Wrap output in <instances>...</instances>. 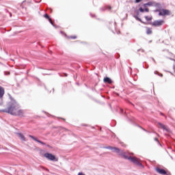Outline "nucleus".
<instances>
[{"label":"nucleus","instance_id":"1","mask_svg":"<svg viewBox=\"0 0 175 175\" xmlns=\"http://www.w3.org/2000/svg\"><path fill=\"white\" fill-rule=\"evenodd\" d=\"M1 111H3V113H8V114H11V116L21 117V118L25 117L24 110L20 109L18 103H17L14 98H12L9 107L7 109H2Z\"/></svg>","mask_w":175,"mask_h":175},{"label":"nucleus","instance_id":"2","mask_svg":"<svg viewBox=\"0 0 175 175\" xmlns=\"http://www.w3.org/2000/svg\"><path fill=\"white\" fill-rule=\"evenodd\" d=\"M129 161H131L133 163H135V165L142 166V163H140V161L137 157H129Z\"/></svg>","mask_w":175,"mask_h":175},{"label":"nucleus","instance_id":"3","mask_svg":"<svg viewBox=\"0 0 175 175\" xmlns=\"http://www.w3.org/2000/svg\"><path fill=\"white\" fill-rule=\"evenodd\" d=\"M44 157L49 161H58V159L55 158V156L53 155L51 153H45Z\"/></svg>","mask_w":175,"mask_h":175},{"label":"nucleus","instance_id":"4","mask_svg":"<svg viewBox=\"0 0 175 175\" xmlns=\"http://www.w3.org/2000/svg\"><path fill=\"white\" fill-rule=\"evenodd\" d=\"M163 24H165V21L160 20L153 21L152 25V27H161V25H163Z\"/></svg>","mask_w":175,"mask_h":175},{"label":"nucleus","instance_id":"5","mask_svg":"<svg viewBox=\"0 0 175 175\" xmlns=\"http://www.w3.org/2000/svg\"><path fill=\"white\" fill-rule=\"evenodd\" d=\"M159 16H170V11L169 10H160Z\"/></svg>","mask_w":175,"mask_h":175},{"label":"nucleus","instance_id":"6","mask_svg":"<svg viewBox=\"0 0 175 175\" xmlns=\"http://www.w3.org/2000/svg\"><path fill=\"white\" fill-rule=\"evenodd\" d=\"M156 172L159 174H163V175L167 174V172H166V170L159 167L156 168Z\"/></svg>","mask_w":175,"mask_h":175},{"label":"nucleus","instance_id":"7","mask_svg":"<svg viewBox=\"0 0 175 175\" xmlns=\"http://www.w3.org/2000/svg\"><path fill=\"white\" fill-rule=\"evenodd\" d=\"M29 137H30L31 139H32L33 140H34V142H37V143H40V144H42L43 146H46V143L40 141V140H38V139H36L35 137L29 135Z\"/></svg>","mask_w":175,"mask_h":175},{"label":"nucleus","instance_id":"8","mask_svg":"<svg viewBox=\"0 0 175 175\" xmlns=\"http://www.w3.org/2000/svg\"><path fill=\"white\" fill-rule=\"evenodd\" d=\"M3 95H5V88H3L2 86H0V99L3 98Z\"/></svg>","mask_w":175,"mask_h":175},{"label":"nucleus","instance_id":"9","mask_svg":"<svg viewBox=\"0 0 175 175\" xmlns=\"http://www.w3.org/2000/svg\"><path fill=\"white\" fill-rule=\"evenodd\" d=\"M108 148H109V150H113V152H116L117 154L120 153V148L116 147L109 146Z\"/></svg>","mask_w":175,"mask_h":175},{"label":"nucleus","instance_id":"10","mask_svg":"<svg viewBox=\"0 0 175 175\" xmlns=\"http://www.w3.org/2000/svg\"><path fill=\"white\" fill-rule=\"evenodd\" d=\"M103 81L104 83H107V84H111V83H113L111 79L107 77L104 78Z\"/></svg>","mask_w":175,"mask_h":175},{"label":"nucleus","instance_id":"11","mask_svg":"<svg viewBox=\"0 0 175 175\" xmlns=\"http://www.w3.org/2000/svg\"><path fill=\"white\" fill-rule=\"evenodd\" d=\"M44 17L45 18H46L47 20H49V23H51V24L52 25H53L54 23H53V20H51V19L50 18V16H49V14H45L44 15Z\"/></svg>","mask_w":175,"mask_h":175},{"label":"nucleus","instance_id":"12","mask_svg":"<svg viewBox=\"0 0 175 175\" xmlns=\"http://www.w3.org/2000/svg\"><path fill=\"white\" fill-rule=\"evenodd\" d=\"M146 33L147 35H151V33H152V29L150 27H146Z\"/></svg>","mask_w":175,"mask_h":175},{"label":"nucleus","instance_id":"13","mask_svg":"<svg viewBox=\"0 0 175 175\" xmlns=\"http://www.w3.org/2000/svg\"><path fill=\"white\" fill-rule=\"evenodd\" d=\"M18 136L23 142H25V137L24 136V135H23L22 133H18Z\"/></svg>","mask_w":175,"mask_h":175},{"label":"nucleus","instance_id":"14","mask_svg":"<svg viewBox=\"0 0 175 175\" xmlns=\"http://www.w3.org/2000/svg\"><path fill=\"white\" fill-rule=\"evenodd\" d=\"M120 155H121V157H122V158H124V159H128V160H129V157H128V156H126V154H125V153H124V152H120Z\"/></svg>","mask_w":175,"mask_h":175},{"label":"nucleus","instance_id":"15","mask_svg":"<svg viewBox=\"0 0 175 175\" xmlns=\"http://www.w3.org/2000/svg\"><path fill=\"white\" fill-rule=\"evenodd\" d=\"M158 124L159 125V126H161V128H162V129H163L164 131H167L166 126H165V124L162 123H159Z\"/></svg>","mask_w":175,"mask_h":175},{"label":"nucleus","instance_id":"16","mask_svg":"<svg viewBox=\"0 0 175 175\" xmlns=\"http://www.w3.org/2000/svg\"><path fill=\"white\" fill-rule=\"evenodd\" d=\"M154 142H157L158 143V144H161V143L159 142V139H158V137H155L154 138Z\"/></svg>","mask_w":175,"mask_h":175},{"label":"nucleus","instance_id":"17","mask_svg":"<svg viewBox=\"0 0 175 175\" xmlns=\"http://www.w3.org/2000/svg\"><path fill=\"white\" fill-rule=\"evenodd\" d=\"M70 39H77V36H70Z\"/></svg>","mask_w":175,"mask_h":175},{"label":"nucleus","instance_id":"18","mask_svg":"<svg viewBox=\"0 0 175 175\" xmlns=\"http://www.w3.org/2000/svg\"><path fill=\"white\" fill-rule=\"evenodd\" d=\"M142 1H143V0H135V3H139V2H142Z\"/></svg>","mask_w":175,"mask_h":175},{"label":"nucleus","instance_id":"19","mask_svg":"<svg viewBox=\"0 0 175 175\" xmlns=\"http://www.w3.org/2000/svg\"><path fill=\"white\" fill-rule=\"evenodd\" d=\"M139 12H141L142 13H144V9H143L142 8H139Z\"/></svg>","mask_w":175,"mask_h":175},{"label":"nucleus","instance_id":"20","mask_svg":"<svg viewBox=\"0 0 175 175\" xmlns=\"http://www.w3.org/2000/svg\"><path fill=\"white\" fill-rule=\"evenodd\" d=\"M144 11L146 12H150V10H148V8H146V9L144 10Z\"/></svg>","mask_w":175,"mask_h":175},{"label":"nucleus","instance_id":"21","mask_svg":"<svg viewBox=\"0 0 175 175\" xmlns=\"http://www.w3.org/2000/svg\"><path fill=\"white\" fill-rule=\"evenodd\" d=\"M135 18H136L137 20H139V21H140V18H137V17H135Z\"/></svg>","mask_w":175,"mask_h":175},{"label":"nucleus","instance_id":"22","mask_svg":"<svg viewBox=\"0 0 175 175\" xmlns=\"http://www.w3.org/2000/svg\"><path fill=\"white\" fill-rule=\"evenodd\" d=\"M171 55H172V57H174V55H173V53H170Z\"/></svg>","mask_w":175,"mask_h":175},{"label":"nucleus","instance_id":"23","mask_svg":"<svg viewBox=\"0 0 175 175\" xmlns=\"http://www.w3.org/2000/svg\"><path fill=\"white\" fill-rule=\"evenodd\" d=\"M109 10H111V7L109 6Z\"/></svg>","mask_w":175,"mask_h":175},{"label":"nucleus","instance_id":"24","mask_svg":"<svg viewBox=\"0 0 175 175\" xmlns=\"http://www.w3.org/2000/svg\"><path fill=\"white\" fill-rule=\"evenodd\" d=\"M161 116H163V113L162 112L160 113Z\"/></svg>","mask_w":175,"mask_h":175},{"label":"nucleus","instance_id":"25","mask_svg":"<svg viewBox=\"0 0 175 175\" xmlns=\"http://www.w3.org/2000/svg\"><path fill=\"white\" fill-rule=\"evenodd\" d=\"M64 75H65L66 77H68V74H64Z\"/></svg>","mask_w":175,"mask_h":175},{"label":"nucleus","instance_id":"26","mask_svg":"<svg viewBox=\"0 0 175 175\" xmlns=\"http://www.w3.org/2000/svg\"><path fill=\"white\" fill-rule=\"evenodd\" d=\"M160 76H161V77H162V76H163V75L161 74Z\"/></svg>","mask_w":175,"mask_h":175}]
</instances>
